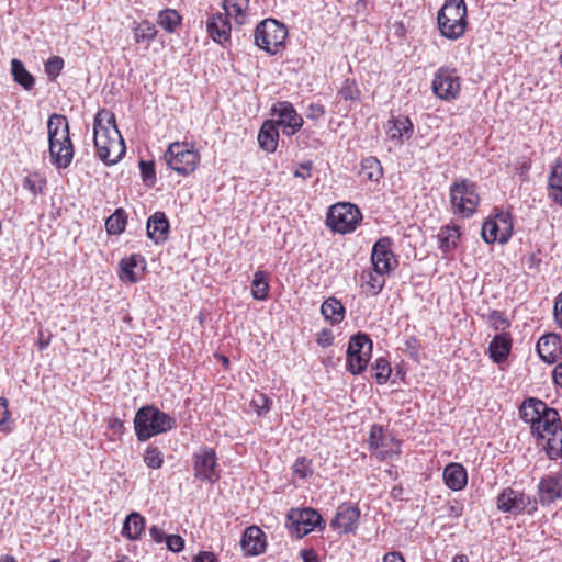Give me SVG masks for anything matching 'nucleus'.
I'll return each instance as SVG.
<instances>
[{"instance_id": "nucleus-56", "label": "nucleus", "mask_w": 562, "mask_h": 562, "mask_svg": "<svg viewBox=\"0 0 562 562\" xmlns=\"http://www.w3.org/2000/svg\"><path fill=\"white\" fill-rule=\"evenodd\" d=\"M192 562H218L215 554L211 551H200L193 557Z\"/></svg>"}, {"instance_id": "nucleus-4", "label": "nucleus", "mask_w": 562, "mask_h": 562, "mask_svg": "<svg viewBox=\"0 0 562 562\" xmlns=\"http://www.w3.org/2000/svg\"><path fill=\"white\" fill-rule=\"evenodd\" d=\"M532 435L540 439H547L546 450L548 457H562V428L557 409L547 405L531 428Z\"/></svg>"}, {"instance_id": "nucleus-58", "label": "nucleus", "mask_w": 562, "mask_h": 562, "mask_svg": "<svg viewBox=\"0 0 562 562\" xmlns=\"http://www.w3.org/2000/svg\"><path fill=\"white\" fill-rule=\"evenodd\" d=\"M149 536L157 543L166 542L165 532L158 526L154 525L149 528Z\"/></svg>"}, {"instance_id": "nucleus-61", "label": "nucleus", "mask_w": 562, "mask_h": 562, "mask_svg": "<svg viewBox=\"0 0 562 562\" xmlns=\"http://www.w3.org/2000/svg\"><path fill=\"white\" fill-rule=\"evenodd\" d=\"M383 562H405V560L402 553L397 551H392L384 554Z\"/></svg>"}, {"instance_id": "nucleus-16", "label": "nucleus", "mask_w": 562, "mask_h": 562, "mask_svg": "<svg viewBox=\"0 0 562 562\" xmlns=\"http://www.w3.org/2000/svg\"><path fill=\"white\" fill-rule=\"evenodd\" d=\"M272 115L278 120L274 122L277 126H282V131L286 135H294L303 125V117L297 114L293 104L288 101H281L272 106Z\"/></svg>"}, {"instance_id": "nucleus-18", "label": "nucleus", "mask_w": 562, "mask_h": 562, "mask_svg": "<svg viewBox=\"0 0 562 562\" xmlns=\"http://www.w3.org/2000/svg\"><path fill=\"white\" fill-rule=\"evenodd\" d=\"M360 510L352 505L342 504L337 508V513L331 520V527L341 533L355 532L358 528Z\"/></svg>"}, {"instance_id": "nucleus-51", "label": "nucleus", "mask_w": 562, "mask_h": 562, "mask_svg": "<svg viewBox=\"0 0 562 562\" xmlns=\"http://www.w3.org/2000/svg\"><path fill=\"white\" fill-rule=\"evenodd\" d=\"M9 416L8 400L5 397H0V429L2 431H10L8 423Z\"/></svg>"}, {"instance_id": "nucleus-55", "label": "nucleus", "mask_w": 562, "mask_h": 562, "mask_svg": "<svg viewBox=\"0 0 562 562\" xmlns=\"http://www.w3.org/2000/svg\"><path fill=\"white\" fill-rule=\"evenodd\" d=\"M333 340L334 337L329 329H323L318 334L317 344L323 348L329 347L333 344Z\"/></svg>"}, {"instance_id": "nucleus-6", "label": "nucleus", "mask_w": 562, "mask_h": 562, "mask_svg": "<svg viewBox=\"0 0 562 562\" xmlns=\"http://www.w3.org/2000/svg\"><path fill=\"white\" fill-rule=\"evenodd\" d=\"M288 27L276 19L261 21L255 30V44L270 55L277 54L284 47Z\"/></svg>"}, {"instance_id": "nucleus-32", "label": "nucleus", "mask_w": 562, "mask_h": 562, "mask_svg": "<svg viewBox=\"0 0 562 562\" xmlns=\"http://www.w3.org/2000/svg\"><path fill=\"white\" fill-rule=\"evenodd\" d=\"M144 263V258L134 254L130 257H125L120 261V279L123 282L135 283L138 281V276L135 272V269Z\"/></svg>"}, {"instance_id": "nucleus-52", "label": "nucleus", "mask_w": 562, "mask_h": 562, "mask_svg": "<svg viewBox=\"0 0 562 562\" xmlns=\"http://www.w3.org/2000/svg\"><path fill=\"white\" fill-rule=\"evenodd\" d=\"M166 546L171 552L178 553L184 548V540L179 535H169L166 537Z\"/></svg>"}, {"instance_id": "nucleus-57", "label": "nucleus", "mask_w": 562, "mask_h": 562, "mask_svg": "<svg viewBox=\"0 0 562 562\" xmlns=\"http://www.w3.org/2000/svg\"><path fill=\"white\" fill-rule=\"evenodd\" d=\"M312 162L308 161L306 164H301L299 168L295 169L294 176L296 178L307 179L311 177Z\"/></svg>"}, {"instance_id": "nucleus-37", "label": "nucleus", "mask_w": 562, "mask_h": 562, "mask_svg": "<svg viewBox=\"0 0 562 562\" xmlns=\"http://www.w3.org/2000/svg\"><path fill=\"white\" fill-rule=\"evenodd\" d=\"M363 280L362 288L366 289L367 293L374 296L378 295L385 284L384 274H378L375 271H363L361 274Z\"/></svg>"}, {"instance_id": "nucleus-62", "label": "nucleus", "mask_w": 562, "mask_h": 562, "mask_svg": "<svg viewBox=\"0 0 562 562\" xmlns=\"http://www.w3.org/2000/svg\"><path fill=\"white\" fill-rule=\"evenodd\" d=\"M541 260L538 258L536 254H530L526 258V265L529 269H538Z\"/></svg>"}, {"instance_id": "nucleus-43", "label": "nucleus", "mask_w": 562, "mask_h": 562, "mask_svg": "<svg viewBox=\"0 0 562 562\" xmlns=\"http://www.w3.org/2000/svg\"><path fill=\"white\" fill-rule=\"evenodd\" d=\"M338 94L344 100L359 101L361 91L355 79L347 78L344 80Z\"/></svg>"}, {"instance_id": "nucleus-47", "label": "nucleus", "mask_w": 562, "mask_h": 562, "mask_svg": "<svg viewBox=\"0 0 562 562\" xmlns=\"http://www.w3.org/2000/svg\"><path fill=\"white\" fill-rule=\"evenodd\" d=\"M372 369L375 371L374 378L379 384H384L392 372L390 362L384 358L376 359Z\"/></svg>"}, {"instance_id": "nucleus-7", "label": "nucleus", "mask_w": 562, "mask_h": 562, "mask_svg": "<svg viewBox=\"0 0 562 562\" xmlns=\"http://www.w3.org/2000/svg\"><path fill=\"white\" fill-rule=\"evenodd\" d=\"M450 202L453 214L472 216L480 202L476 184L468 179L454 181L450 186Z\"/></svg>"}, {"instance_id": "nucleus-13", "label": "nucleus", "mask_w": 562, "mask_h": 562, "mask_svg": "<svg viewBox=\"0 0 562 562\" xmlns=\"http://www.w3.org/2000/svg\"><path fill=\"white\" fill-rule=\"evenodd\" d=\"M324 524L322 516L313 508H292L286 515V528L292 537L301 539Z\"/></svg>"}, {"instance_id": "nucleus-8", "label": "nucleus", "mask_w": 562, "mask_h": 562, "mask_svg": "<svg viewBox=\"0 0 562 562\" xmlns=\"http://www.w3.org/2000/svg\"><path fill=\"white\" fill-rule=\"evenodd\" d=\"M200 158L198 150L180 142L171 143L164 155L167 166L181 176L192 173L198 168Z\"/></svg>"}, {"instance_id": "nucleus-9", "label": "nucleus", "mask_w": 562, "mask_h": 562, "mask_svg": "<svg viewBox=\"0 0 562 562\" xmlns=\"http://www.w3.org/2000/svg\"><path fill=\"white\" fill-rule=\"evenodd\" d=\"M496 507L512 516L532 515L537 512V499L524 491L506 487L497 495Z\"/></svg>"}, {"instance_id": "nucleus-29", "label": "nucleus", "mask_w": 562, "mask_h": 562, "mask_svg": "<svg viewBox=\"0 0 562 562\" xmlns=\"http://www.w3.org/2000/svg\"><path fill=\"white\" fill-rule=\"evenodd\" d=\"M278 139L279 131L277 124L270 120L265 121L258 133L259 146L268 153H273L277 149Z\"/></svg>"}, {"instance_id": "nucleus-46", "label": "nucleus", "mask_w": 562, "mask_h": 562, "mask_svg": "<svg viewBox=\"0 0 562 562\" xmlns=\"http://www.w3.org/2000/svg\"><path fill=\"white\" fill-rule=\"evenodd\" d=\"M272 401L265 393H256L251 401L250 407L257 413L258 416H265L271 407Z\"/></svg>"}, {"instance_id": "nucleus-28", "label": "nucleus", "mask_w": 562, "mask_h": 562, "mask_svg": "<svg viewBox=\"0 0 562 562\" xmlns=\"http://www.w3.org/2000/svg\"><path fill=\"white\" fill-rule=\"evenodd\" d=\"M548 196L562 206V159L552 166L548 178Z\"/></svg>"}, {"instance_id": "nucleus-59", "label": "nucleus", "mask_w": 562, "mask_h": 562, "mask_svg": "<svg viewBox=\"0 0 562 562\" xmlns=\"http://www.w3.org/2000/svg\"><path fill=\"white\" fill-rule=\"evenodd\" d=\"M300 555L303 562H319L318 555L314 549H302Z\"/></svg>"}, {"instance_id": "nucleus-19", "label": "nucleus", "mask_w": 562, "mask_h": 562, "mask_svg": "<svg viewBox=\"0 0 562 562\" xmlns=\"http://www.w3.org/2000/svg\"><path fill=\"white\" fill-rule=\"evenodd\" d=\"M266 535L262 529L255 525L245 529L240 539V548L245 555H259L266 551Z\"/></svg>"}, {"instance_id": "nucleus-39", "label": "nucleus", "mask_w": 562, "mask_h": 562, "mask_svg": "<svg viewBox=\"0 0 562 562\" xmlns=\"http://www.w3.org/2000/svg\"><path fill=\"white\" fill-rule=\"evenodd\" d=\"M251 294L255 300L265 301L269 294V283L267 273L259 270L255 272L251 283Z\"/></svg>"}, {"instance_id": "nucleus-49", "label": "nucleus", "mask_w": 562, "mask_h": 562, "mask_svg": "<svg viewBox=\"0 0 562 562\" xmlns=\"http://www.w3.org/2000/svg\"><path fill=\"white\" fill-rule=\"evenodd\" d=\"M292 469L297 477L305 479L313 473L312 459H296Z\"/></svg>"}, {"instance_id": "nucleus-34", "label": "nucleus", "mask_w": 562, "mask_h": 562, "mask_svg": "<svg viewBox=\"0 0 562 562\" xmlns=\"http://www.w3.org/2000/svg\"><path fill=\"white\" fill-rule=\"evenodd\" d=\"M144 528L145 518L140 514L133 512L125 518L122 535L130 540H137L143 533Z\"/></svg>"}, {"instance_id": "nucleus-23", "label": "nucleus", "mask_w": 562, "mask_h": 562, "mask_svg": "<svg viewBox=\"0 0 562 562\" xmlns=\"http://www.w3.org/2000/svg\"><path fill=\"white\" fill-rule=\"evenodd\" d=\"M560 338L555 334L542 336L537 344L539 357L547 363L552 364L558 360L560 350Z\"/></svg>"}, {"instance_id": "nucleus-45", "label": "nucleus", "mask_w": 562, "mask_h": 562, "mask_svg": "<svg viewBox=\"0 0 562 562\" xmlns=\"http://www.w3.org/2000/svg\"><path fill=\"white\" fill-rule=\"evenodd\" d=\"M490 326L501 333H507L506 329L510 327V322L504 312L493 310L487 315Z\"/></svg>"}, {"instance_id": "nucleus-63", "label": "nucleus", "mask_w": 562, "mask_h": 562, "mask_svg": "<svg viewBox=\"0 0 562 562\" xmlns=\"http://www.w3.org/2000/svg\"><path fill=\"white\" fill-rule=\"evenodd\" d=\"M552 378L554 383L562 387V362L553 369Z\"/></svg>"}, {"instance_id": "nucleus-44", "label": "nucleus", "mask_w": 562, "mask_h": 562, "mask_svg": "<svg viewBox=\"0 0 562 562\" xmlns=\"http://www.w3.org/2000/svg\"><path fill=\"white\" fill-rule=\"evenodd\" d=\"M481 236L486 244H494L495 241L499 243L501 232L499 226L495 223L493 218H487L483 225L481 231Z\"/></svg>"}, {"instance_id": "nucleus-14", "label": "nucleus", "mask_w": 562, "mask_h": 562, "mask_svg": "<svg viewBox=\"0 0 562 562\" xmlns=\"http://www.w3.org/2000/svg\"><path fill=\"white\" fill-rule=\"evenodd\" d=\"M368 445L371 452L378 457H393L401 453V442L383 426L374 424L368 436Z\"/></svg>"}, {"instance_id": "nucleus-38", "label": "nucleus", "mask_w": 562, "mask_h": 562, "mask_svg": "<svg viewBox=\"0 0 562 562\" xmlns=\"http://www.w3.org/2000/svg\"><path fill=\"white\" fill-rule=\"evenodd\" d=\"M181 15L175 9H164L159 12L157 23L166 32L173 33L181 24Z\"/></svg>"}, {"instance_id": "nucleus-12", "label": "nucleus", "mask_w": 562, "mask_h": 562, "mask_svg": "<svg viewBox=\"0 0 562 562\" xmlns=\"http://www.w3.org/2000/svg\"><path fill=\"white\" fill-rule=\"evenodd\" d=\"M372 352V341L367 334L353 335L347 348V369L352 374L366 370Z\"/></svg>"}, {"instance_id": "nucleus-20", "label": "nucleus", "mask_w": 562, "mask_h": 562, "mask_svg": "<svg viewBox=\"0 0 562 562\" xmlns=\"http://www.w3.org/2000/svg\"><path fill=\"white\" fill-rule=\"evenodd\" d=\"M209 36L224 46L231 40L232 26L229 20L221 12L211 14L205 23Z\"/></svg>"}, {"instance_id": "nucleus-24", "label": "nucleus", "mask_w": 562, "mask_h": 562, "mask_svg": "<svg viewBox=\"0 0 562 562\" xmlns=\"http://www.w3.org/2000/svg\"><path fill=\"white\" fill-rule=\"evenodd\" d=\"M194 476L202 482L215 483L220 480V470L216 459H195Z\"/></svg>"}, {"instance_id": "nucleus-40", "label": "nucleus", "mask_w": 562, "mask_h": 562, "mask_svg": "<svg viewBox=\"0 0 562 562\" xmlns=\"http://www.w3.org/2000/svg\"><path fill=\"white\" fill-rule=\"evenodd\" d=\"M493 220L499 226V244H506L513 235V216L509 212L501 211Z\"/></svg>"}, {"instance_id": "nucleus-21", "label": "nucleus", "mask_w": 562, "mask_h": 562, "mask_svg": "<svg viewBox=\"0 0 562 562\" xmlns=\"http://www.w3.org/2000/svg\"><path fill=\"white\" fill-rule=\"evenodd\" d=\"M147 236L156 244L167 240L169 221L164 212L157 211L147 220Z\"/></svg>"}, {"instance_id": "nucleus-10", "label": "nucleus", "mask_w": 562, "mask_h": 562, "mask_svg": "<svg viewBox=\"0 0 562 562\" xmlns=\"http://www.w3.org/2000/svg\"><path fill=\"white\" fill-rule=\"evenodd\" d=\"M362 220L359 207L351 203H337L329 207L326 224L334 232L348 234L357 228Z\"/></svg>"}, {"instance_id": "nucleus-15", "label": "nucleus", "mask_w": 562, "mask_h": 562, "mask_svg": "<svg viewBox=\"0 0 562 562\" xmlns=\"http://www.w3.org/2000/svg\"><path fill=\"white\" fill-rule=\"evenodd\" d=\"M392 239L382 237L378 239L372 248L371 262L378 274H387L393 270V265H397V260L392 251Z\"/></svg>"}, {"instance_id": "nucleus-22", "label": "nucleus", "mask_w": 562, "mask_h": 562, "mask_svg": "<svg viewBox=\"0 0 562 562\" xmlns=\"http://www.w3.org/2000/svg\"><path fill=\"white\" fill-rule=\"evenodd\" d=\"M512 350V336L509 333H499L495 335L490 342V358L495 363L504 362Z\"/></svg>"}, {"instance_id": "nucleus-41", "label": "nucleus", "mask_w": 562, "mask_h": 562, "mask_svg": "<svg viewBox=\"0 0 562 562\" xmlns=\"http://www.w3.org/2000/svg\"><path fill=\"white\" fill-rule=\"evenodd\" d=\"M127 223V216L123 209H116L105 221L106 232L111 235H117L124 232Z\"/></svg>"}, {"instance_id": "nucleus-36", "label": "nucleus", "mask_w": 562, "mask_h": 562, "mask_svg": "<svg viewBox=\"0 0 562 562\" xmlns=\"http://www.w3.org/2000/svg\"><path fill=\"white\" fill-rule=\"evenodd\" d=\"M360 173L368 180L378 182L383 176V168L376 157L369 156L361 160Z\"/></svg>"}, {"instance_id": "nucleus-2", "label": "nucleus", "mask_w": 562, "mask_h": 562, "mask_svg": "<svg viewBox=\"0 0 562 562\" xmlns=\"http://www.w3.org/2000/svg\"><path fill=\"white\" fill-rule=\"evenodd\" d=\"M47 132L52 164L58 169H66L74 158L67 117L61 114H52L47 121Z\"/></svg>"}, {"instance_id": "nucleus-54", "label": "nucleus", "mask_w": 562, "mask_h": 562, "mask_svg": "<svg viewBox=\"0 0 562 562\" xmlns=\"http://www.w3.org/2000/svg\"><path fill=\"white\" fill-rule=\"evenodd\" d=\"M553 317L559 327L562 328V292L555 297Z\"/></svg>"}, {"instance_id": "nucleus-30", "label": "nucleus", "mask_w": 562, "mask_h": 562, "mask_svg": "<svg viewBox=\"0 0 562 562\" xmlns=\"http://www.w3.org/2000/svg\"><path fill=\"white\" fill-rule=\"evenodd\" d=\"M547 404L538 398L529 397L522 402L519 407V417L525 422L530 424L532 428L539 418L540 414L546 409Z\"/></svg>"}, {"instance_id": "nucleus-33", "label": "nucleus", "mask_w": 562, "mask_h": 562, "mask_svg": "<svg viewBox=\"0 0 562 562\" xmlns=\"http://www.w3.org/2000/svg\"><path fill=\"white\" fill-rule=\"evenodd\" d=\"M223 13L228 19L235 20L237 24H244L249 9V0H222Z\"/></svg>"}, {"instance_id": "nucleus-31", "label": "nucleus", "mask_w": 562, "mask_h": 562, "mask_svg": "<svg viewBox=\"0 0 562 562\" xmlns=\"http://www.w3.org/2000/svg\"><path fill=\"white\" fill-rule=\"evenodd\" d=\"M321 313L331 325H338L345 319L346 308L338 299L330 296L323 302Z\"/></svg>"}, {"instance_id": "nucleus-48", "label": "nucleus", "mask_w": 562, "mask_h": 562, "mask_svg": "<svg viewBox=\"0 0 562 562\" xmlns=\"http://www.w3.org/2000/svg\"><path fill=\"white\" fill-rule=\"evenodd\" d=\"M140 176L144 183L148 187H153L156 182V171L154 161H139Z\"/></svg>"}, {"instance_id": "nucleus-42", "label": "nucleus", "mask_w": 562, "mask_h": 562, "mask_svg": "<svg viewBox=\"0 0 562 562\" xmlns=\"http://www.w3.org/2000/svg\"><path fill=\"white\" fill-rule=\"evenodd\" d=\"M133 31L135 42L145 43L147 46L157 35V30L155 25L147 20L138 23Z\"/></svg>"}, {"instance_id": "nucleus-35", "label": "nucleus", "mask_w": 562, "mask_h": 562, "mask_svg": "<svg viewBox=\"0 0 562 562\" xmlns=\"http://www.w3.org/2000/svg\"><path fill=\"white\" fill-rule=\"evenodd\" d=\"M11 74L14 81L25 90L33 89L35 79L32 74L27 71L24 64L20 59L14 58L11 60Z\"/></svg>"}, {"instance_id": "nucleus-50", "label": "nucleus", "mask_w": 562, "mask_h": 562, "mask_svg": "<svg viewBox=\"0 0 562 562\" xmlns=\"http://www.w3.org/2000/svg\"><path fill=\"white\" fill-rule=\"evenodd\" d=\"M64 68V59L59 56H53L45 63V72L50 79L60 75Z\"/></svg>"}, {"instance_id": "nucleus-5", "label": "nucleus", "mask_w": 562, "mask_h": 562, "mask_svg": "<svg viewBox=\"0 0 562 562\" xmlns=\"http://www.w3.org/2000/svg\"><path fill=\"white\" fill-rule=\"evenodd\" d=\"M441 35L448 40H458L467 29V4L464 0H447L437 15Z\"/></svg>"}, {"instance_id": "nucleus-64", "label": "nucleus", "mask_w": 562, "mask_h": 562, "mask_svg": "<svg viewBox=\"0 0 562 562\" xmlns=\"http://www.w3.org/2000/svg\"><path fill=\"white\" fill-rule=\"evenodd\" d=\"M147 461V467L151 469H159L164 463V459H145Z\"/></svg>"}, {"instance_id": "nucleus-17", "label": "nucleus", "mask_w": 562, "mask_h": 562, "mask_svg": "<svg viewBox=\"0 0 562 562\" xmlns=\"http://www.w3.org/2000/svg\"><path fill=\"white\" fill-rule=\"evenodd\" d=\"M538 501L541 506H550L562 498V470L544 475L537 486Z\"/></svg>"}, {"instance_id": "nucleus-53", "label": "nucleus", "mask_w": 562, "mask_h": 562, "mask_svg": "<svg viewBox=\"0 0 562 562\" xmlns=\"http://www.w3.org/2000/svg\"><path fill=\"white\" fill-rule=\"evenodd\" d=\"M325 115V108L319 103H311L307 106L305 116L312 121H319Z\"/></svg>"}, {"instance_id": "nucleus-26", "label": "nucleus", "mask_w": 562, "mask_h": 562, "mask_svg": "<svg viewBox=\"0 0 562 562\" xmlns=\"http://www.w3.org/2000/svg\"><path fill=\"white\" fill-rule=\"evenodd\" d=\"M443 480L450 490L460 491L468 483V473L460 463H450L443 470Z\"/></svg>"}, {"instance_id": "nucleus-3", "label": "nucleus", "mask_w": 562, "mask_h": 562, "mask_svg": "<svg viewBox=\"0 0 562 562\" xmlns=\"http://www.w3.org/2000/svg\"><path fill=\"white\" fill-rule=\"evenodd\" d=\"M176 426L173 417L153 405L140 407L134 417V429L139 441L167 432Z\"/></svg>"}, {"instance_id": "nucleus-1", "label": "nucleus", "mask_w": 562, "mask_h": 562, "mask_svg": "<svg viewBox=\"0 0 562 562\" xmlns=\"http://www.w3.org/2000/svg\"><path fill=\"white\" fill-rule=\"evenodd\" d=\"M94 146L99 159L108 166L115 165L125 154L124 139L116 126L115 115L98 112L93 120Z\"/></svg>"}, {"instance_id": "nucleus-25", "label": "nucleus", "mask_w": 562, "mask_h": 562, "mask_svg": "<svg viewBox=\"0 0 562 562\" xmlns=\"http://www.w3.org/2000/svg\"><path fill=\"white\" fill-rule=\"evenodd\" d=\"M414 125L409 117L398 116L389 120L386 134L390 139L402 142L403 138H409L413 134Z\"/></svg>"}, {"instance_id": "nucleus-11", "label": "nucleus", "mask_w": 562, "mask_h": 562, "mask_svg": "<svg viewBox=\"0 0 562 562\" xmlns=\"http://www.w3.org/2000/svg\"><path fill=\"white\" fill-rule=\"evenodd\" d=\"M431 91L440 100H456L461 91V78L457 69L449 66L439 67L434 74Z\"/></svg>"}, {"instance_id": "nucleus-27", "label": "nucleus", "mask_w": 562, "mask_h": 562, "mask_svg": "<svg viewBox=\"0 0 562 562\" xmlns=\"http://www.w3.org/2000/svg\"><path fill=\"white\" fill-rule=\"evenodd\" d=\"M460 237L461 233L458 226H442L437 234L438 248L442 254H449L457 248Z\"/></svg>"}, {"instance_id": "nucleus-60", "label": "nucleus", "mask_w": 562, "mask_h": 562, "mask_svg": "<svg viewBox=\"0 0 562 562\" xmlns=\"http://www.w3.org/2000/svg\"><path fill=\"white\" fill-rule=\"evenodd\" d=\"M23 186L25 189H27L33 194H37L41 192V188L36 184V181L30 177H26L24 179Z\"/></svg>"}]
</instances>
